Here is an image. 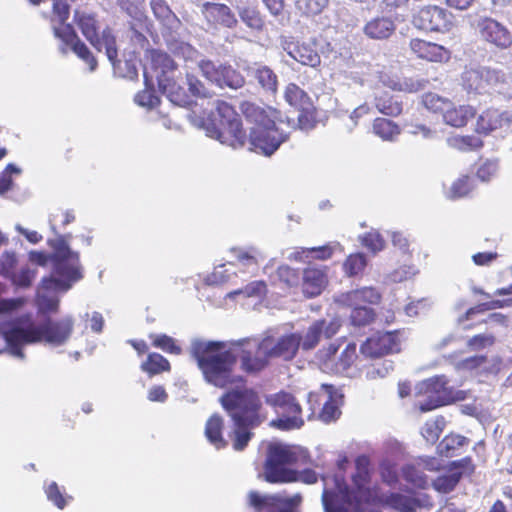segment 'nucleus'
<instances>
[{
	"mask_svg": "<svg viewBox=\"0 0 512 512\" xmlns=\"http://www.w3.org/2000/svg\"><path fill=\"white\" fill-rule=\"evenodd\" d=\"M226 344L218 341L194 340L191 344V355L196 360L205 380L219 388L229 390L247 389L243 378L233 374L236 364V353H239L241 367L248 373L262 370L270 359L267 344L263 339L245 338L234 341L228 350Z\"/></svg>",
	"mask_w": 512,
	"mask_h": 512,
	"instance_id": "1",
	"label": "nucleus"
},
{
	"mask_svg": "<svg viewBox=\"0 0 512 512\" xmlns=\"http://www.w3.org/2000/svg\"><path fill=\"white\" fill-rule=\"evenodd\" d=\"M53 250V272L56 277L42 279L37 289V305L42 313L56 312L59 306L58 293L68 291L74 282L82 279L79 253L73 251L64 239L48 240Z\"/></svg>",
	"mask_w": 512,
	"mask_h": 512,
	"instance_id": "2",
	"label": "nucleus"
},
{
	"mask_svg": "<svg viewBox=\"0 0 512 512\" xmlns=\"http://www.w3.org/2000/svg\"><path fill=\"white\" fill-rule=\"evenodd\" d=\"M74 321L67 316L60 321L47 320L42 325H36L30 319H20L13 322L2 331L7 344V351L15 358L24 359L22 349L29 344L45 341L52 346L64 344L70 337Z\"/></svg>",
	"mask_w": 512,
	"mask_h": 512,
	"instance_id": "3",
	"label": "nucleus"
},
{
	"mask_svg": "<svg viewBox=\"0 0 512 512\" xmlns=\"http://www.w3.org/2000/svg\"><path fill=\"white\" fill-rule=\"evenodd\" d=\"M221 403L234 422L233 448L241 451L252 437L249 429L259 426L267 418L261 400L253 390L237 387L228 390L221 397Z\"/></svg>",
	"mask_w": 512,
	"mask_h": 512,
	"instance_id": "4",
	"label": "nucleus"
},
{
	"mask_svg": "<svg viewBox=\"0 0 512 512\" xmlns=\"http://www.w3.org/2000/svg\"><path fill=\"white\" fill-rule=\"evenodd\" d=\"M370 461L365 455L358 456L355 461L356 473L352 476L357 492L349 490L342 478L336 475L333 478L334 487H328V479L323 478L324 489L322 503L325 512H350L356 510L362 498L363 490L366 488L370 476Z\"/></svg>",
	"mask_w": 512,
	"mask_h": 512,
	"instance_id": "5",
	"label": "nucleus"
},
{
	"mask_svg": "<svg viewBox=\"0 0 512 512\" xmlns=\"http://www.w3.org/2000/svg\"><path fill=\"white\" fill-rule=\"evenodd\" d=\"M306 457V451L297 446L272 444L265 464V479L271 483L300 480L306 484L317 482L315 471L306 469L297 474L290 467Z\"/></svg>",
	"mask_w": 512,
	"mask_h": 512,
	"instance_id": "6",
	"label": "nucleus"
},
{
	"mask_svg": "<svg viewBox=\"0 0 512 512\" xmlns=\"http://www.w3.org/2000/svg\"><path fill=\"white\" fill-rule=\"evenodd\" d=\"M243 113L249 127V149L265 156L272 155L286 141L287 135L280 131L267 112L254 104L243 105Z\"/></svg>",
	"mask_w": 512,
	"mask_h": 512,
	"instance_id": "7",
	"label": "nucleus"
},
{
	"mask_svg": "<svg viewBox=\"0 0 512 512\" xmlns=\"http://www.w3.org/2000/svg\"><path fill=\"white\" fill-rule=\"evenodd\" d=\"M214 105L212 123L206 126L207 136L234 149L244 147L246 135L241 128L239 115L224 101L217 100Z\"/></svg>",
	"mask_w": 512,
	"mask_h": 512,
	"instance_id": "8",
	"label": "nucleus"
},
{
	"mask_svg": "<svg viewBox=\"0 0 512 512\" xmlns=\"http://www.w3.org/2000/svg\"><path fill=\"white\" fill-rule=\"evenodd\" d=\"M355 343H349L342 351H338L335 345L320 349L316 354V360L324 373L342 375L348 378L358 376L359 371L355 362L357 360Z\"/></svg>",
	"mask_w": 512,
	"mask_h": 512,
	"instance_id": "9",
	"label": "nucleus"
},
{
	"mask_svg": "<svg viewBox=\"0 0 512 512\" xmlns=\"http://www.w3.org/2000/svg\"><path fill=\"white\" fill-rule=\"evenodd\" d=\"M507 81L506 73L488 66L465 67L461 74V85L468 94H486L500 89Z\"/></svg>",
	"mask_w": 512,
	"mask_h": 512,
	"instance_id": "10",
	"label": "nucleus"
},
{
	"mask_svg": "<svg viewBox=\"0 0 512 512\" xmlns=\"http://www.w3.org/2000/svg\"><path fill=\"white\" fill-rule=\"evenodd\" d=\"M265 401L274 408L278 418L270 425L281 430L298 429L303 426L301 407L295 397L287 392L266 395Z\"/></svg>",
	"mask_w": 512,
	"mask_h": 512,
	"instance_id": "11",
	"label": "nucleus"
},
{
	"mask_svg": "<svg viewBox=\"0 0 512 512\" xmlns=\"http://www.w3.org/2000/svg\"><path fill=\"white\" fill-rule=\"evenodd\" d=\"M74 19L82 34L91 45L99 52L104 50L105 55L116 71L120 61H117L116 41L115 37L111 35L110 30H104L101 37H99L97 34V22L93 15L76 11Z\"/></svg>",
	"mask_w": 512,
	"mask_h": 512,
	"instance_id": "12",
	"label": "nucleus"
},
{
	"mask_svg": "<svg viewBox=\"0 0 512 512\" xmlns=\"http://www.w3.org/2000/svg\"><path fill=\"white\" fill-rule=\"evenodd\" d=\"M419 393H424L426 398L418 402L422 412H428L445 405L450 399L448 379L444 375L435 376L424 380L417 386Z\"/></svg>",
	"mask_w": 512,
	"mask_h": 512,
	"instance_id": "13",
	"label": "nucleus"
},
{
	"mask_svg": "<svg viewBox=\"0 0 512 512\" xmlns=\"http://www.w3.org/2000/svg\"><path fill=\"white\" fill-rule=\"evenodd\" d=\"M342 325L339 317H331L314 321L302 334L299 333L300 348L310 351L316 348L321 338L336 335Z\"/></svg>",
	"mask_w": 512,
	"mask_h": 512,
	"instance_id": "14",
	"label": "nucleus"
},
{
	"mask_svg": "<svg viewBox=\"0 0 512 512\" xmlns=\"http://www.w3.org/2000/svg\"><path fill=\"white\" fill-rule=\"evenodd\" d=\"M51 22L55 37L63 42L60 50L65 53V46H70L73 52L89 65V70L94 71L97 67V61L91 55L87 46L77 38L73 26L66 22H63V24L58 21L54 22L53 19H51Z\"/></svg>",
	"mask_w": 512,
	"mask_h": 512,
	"instance_id": "15",
	"label": "nucleus"
},
{
	"mask_svg": "<svg viewBox=\"0 0 512 512\" xmlns=\"http://www.w3.org/2000/svg\"><path fill=\"white\" fill-rule=\"evenodd\" d=\"M301 497H287L282 494L260 495L255 491L249 493V502L258 512H296L295 507Z\"/></svg>",
	"mask_w": 512,
	"mask_h": 512,
	"instance_id": "16",
	"label": "nucleus"
},
{
	"mask_svg": "<svg viewBox=\"0 0 512 512\" xmlns=\"http://www.w3.org/2000/svg\"><path fill=\"white\" fill-rule=\"evenodd\" d=\"M476 28L481 39L498 49H507L512 45V34L499 21L490 17H480Z\"/></svg>",
	"mask_w": 512,
	"mask_h": 512,
	"instance_id": "17",
	"label": "nucleus"
},
{
	"mask_svg": "<svg viewBox=\"0 0 512 512\" xmlns=\"http://www.w3.org/2000/svg\"><path fill=\"white\" fill-rule=\"evenodd\" d=\"M280 45L283 51L302 65L317 67L321 63L314 39L309 42H299L293 37H281Z\"/></svg>",
	"mask_w": 512,
	"mask_h": 512,
	"instance_id": "18",
	"label": "nucleus"
},
{
	"mask_svg": "<svg viewBox=\"0 0 512 512\" xmlns=\"http://www.w3.org/2000/svg\"><path fill=\"white\" fill-rule=\"evenodd\" d=\"M415 27L425 31H448L452 22L450 14L438 6H427L414 17Z\"/></svg>",
	"mask_w": 512,
	"mask_h": 512,
	"instance_id": "19",
	"label": "nucleus"
},
{
	"mask_svg": "<svg viewBox=\"0 0 512 512\" xmlns=\"http://www.w3.org/2000/svg\"><path fill=\"white\" fill-rule=\"evenodd\" d=\"M270 358H281L285 361L292 360L300 348L299 333H291L278 338L264 337Z\"/></svg>",
	"mask_w": 512,
	"mask_h": 512,
	"instance_id": "20",
	"label": "nucleus"
},
{
	"mask_svg": "<svg viewBox=\"0 0 512 512\" xmlns=\"http://www.w3.org/2000/svg\"><path fill=\"white\" fill-rule=\"evenodd\" d=\"M365 357L378 358L385 354L399 351L396 336L392 333H382L368 338L360 347Z\"/></svg>",
	"mask_w": 512,
	"mask_h": 512,
	"instance_id": "21",
	"label": "nucleus"
},
{
	"mask_svg": "<svg viewBox=\"0 0 512 512\" xmlns=\"http://www.w3.org/2000/svg\"><path fill=\"white\" fill-rule=\"evenodd\" d=\"M174 61L171 57L159 50H152L148 54V63L144 65V77L148 82L150 71L153 73L150 77H155L159 83L160 78H173Z\"/></svg>",
	"mask_w": 512,
	"mask_h": 512,
	"instance_id": "22",
	"label": "nucleus"
},
{
	"mask_svg": "<svg viewBox=\"0 0 512 512\" xmlns=\"http://www.w3.org/2000/svg\"><path fill=\"white\" fill-rule=\"evenodd\" d=\"M410 49L418 58L429 62L446 63L451 58V52L444 46L418 38L410 41Z\"/></svg>",
	"mask_w": 512,
	"mask_h": 512,
	"instance_id": "23",
	"label": "nucleus"
},
{
	"mask_svg": "<svg viewBox=\"0 0 512 512\" xmlns=\"http://www.w3.org/2000/svg\"><path fill=\"white\" fill-rule=\"evenodd\" d=\"M328 283L326 268L324 267H307L302 272V292L307 298L319 296Z\"/></svg>",
	"mask_w": 512,
	"mask_h": 512,
	"instance_id": "24",
	"label": "nucleus"
},
{
	"mask_svg": "<svg viewBox=\"0 0 512 512\" xmlns=\"http://www.w3.org/2000/svg\"><path fill=\"white\" fill-rule=\"evenodd\" d=\"M512 127V112L489 109L483 112L477 121V130L490 132L495 130L506 131Z\"/></svg>",
	"mask_w": 512,
	"mask_h": 512,
	"instance_id": "25",
	"label": "nucleus"
},
{
	"mask_svg": "<svg viewBox=\"0 0 512 512\" xmlns=\"http://www.w3.org/2000/svg\"><path fill=\"white\" fill-rule=\"evenodd\" d=\"M230 254L234 258L235 271L254 274L259 267V261L264 259L262 253L256 247L231 248Z\"/></svg>",
	"mask_w": 512,
	"mask_h": 512,
	"instance_id": "26",
	"label": "nucleus"
},
{
	"mask_svg": "<svg viewBox=\"0 0 512 512\" xmlns=\"http://www.w3.org/2000/svg\"><path fill=\"white\" fill-rule=\"evenodd\" d=\"M151 11L163 31L172 35L181 27V21L165 0H150Z\"/></svg>",
	"mask_w": 512,
	"mask_h": 512,
	"instance_id": "27",
	"label": "nucleus"
},
{
	"mask_svg": "<svg viewBox=\"0 0 512 512\" xmlns=\"http://www.w3.org/2000/svg\"><path fill=\"white\" fill-rule=\"evenodd\" d=\"M380 299L381 295L375 288L364 287L338 295L335 297V302L342 306H353L365 303L377 304Z\"/></svg>",
	"mask_w": 512,
	"mask_h": 512,
	"instance_id": "28",
	"label": "nucleus"
},
{
	"mask_svg": "<svg viewBox=\"0 0 512 512\" xmlns=\"http://www.w3.org/2000/svg\"><path fill=\"white\" fill-rule=\"evenodd\" d=\"M202 13L207 21L213 24L231 28L237 23L231 9L225 4L206 2L202 6Z\"/></svg>",
	"mask_w": 512,
	"mask_h": 512,
	"instance_id": "29",
	"label": "nucleus"
},
{
	"mask_svg": "<svg viewBox=\"0 0 512 512\" xmlns=\"http://www.w3.org/2000/svg\"><path fill=\"white\" fill-rule=\"evenodd\" d=\"M394 21L389 17H375L368 21L364 26V34L376 40L389 38L395 31Z\"/></svg>",
	"mask_w": 512,
	"mask_h": 512,
	"instance_id": "30",
	"label": "nucleus"
},
{
	"mask_svg": "<svg viewBox=\"0 0 512 512\" xmlns=\"http://www.w3.org/2000/svg\"><path fill=\"white\" fill-rule=\"evenodd\" d=\"M322 388L326 391L328 399L325 401L319 417L323 422L329 423L340 416V404L343 395L338 393L332 385L323 384Z\"/></svg>",
	"mask_w": 512,
	"mask_h": 512,
	"instance_id": "31",
	"label": "nucleus"
},
{
	"mask_svg": "<svg viewBox=\"0 0 512 512\" xmlns=\"http://www.w3.org/2000/svg\"><path fill=\"white\" fill-rule=\"evenodd\" d=\"M159 89L167 99L178 106H188L191 104L190 96L186 93L184 88L179 86L174 78H160L159 77Z\"/></svg>",
	"mask_w": 512,
	"mask_h": 512,
	"instance_id": "32",
	"label": "nucleus"
},
{
	"mask_svg": "<svg viewBox=\"0 0 512 512\" xmlns=\"http://www.w3.org/2000/svg\"><path fill=\"white\" fill-rule=\"evenodd\" d=\"M336 249L341 250V245L337 242L321 247L295 248L287 254L286 258L290 261L303 262L305 258H308L309 254L316 253L315 258L326 260L332 256Z\"/></svg>",
	"mask_w": 512,
	"mask_h": 512,
	"instance_id": "33",
	"label": "nucleus"
},
{
	"mask_svg": "<svg viewBox=\"0 0 512 512\" xmlns=\"http://www.w3.org/2000/svg\"><path fill=\"white\" fill-rule=\"evenodd\" d=\"M475 109L470 105L455 106L450 101V107H447L443 119L446 124L453 127H463L475 116Z\"/></svg>",
	"mask_w": 512,
	"mask_h": 512,
	"instance_id": "34",
	"label": "nucleus"
},
{
	"mask_svg": "<svg viewBox=\"0 0 512 512\" xmlns=\"http://www.w3.org/2000/svg\"><path fill=\"white\" fill-rule=\"evenodd\" d=\"M385 86L395 91H402L408 93L418 92L423 90L428 81L425 79L419 78H404V79H394V78H383L381 80Z\"/></svg>",
	"mask_w": 512,
	"mask_h": 512,
	"instance_id": "35",
	"label": "nucleus"
},
{
	"mask_svg": "<svg viewBox=\"0 0 512 512\" xmlns=\"http://www.w3.org/2000/svg\"><path fill=\"white\" fill-rule=\"evenodd\" d=\"M223 420L218 415H212L205 427V435L208 441L216 448L220 449L227 445V442L222 437Z\"/></svg>",
	"mask_w": 512,
	"mask_h": 512,
	"instance_id": "36",
	"label": "nucleus"
},
{
	"mask_svg": "<svg viewBox=\"0 0 512 512\" xmlns=\"http://www.w3.org/2000/svg\"><path fill=\"white\" fill-rule=\"evenodd\" d=\"M284 97L289 105L295 107L297 110L307 109L310 107V104H313L308 94L294 83H290L286 86Z\"/></svg>",
	"mask_w": 512,
	"mask_h": 512,
	"instance_id": "37",
	"label": "nucleus"
},
{
	"mask_svg": "<svg viewBox=\"0 0 512 512\" xmlns=\"http://www.w3.org/2000/svg\"><path fill=\"white\" fill-rule=\"evenodd\" d=\"M374 103L380 113L388 116H398L402 112L401 102L395 100L388 92L376 94Z\"/></svg>",
	"mask_w": 512,
	"mask_h": 512,
	"instance_id": "38",
	"label": "nucleus"
},
{
	"mask_svg": "<svg viewBox=\"0 0 512 512\" xmlns=\"http://www.w3.org/2000/svg\"><path fill=\"white\" fill-rule=\"evenodd\" d=\"M469 440L458 434H451L446 436L438 445V452L442 456L453 457L458 454V450L466 445Z\"/></svg>",
	"mask_w": 512,
	"mask_h": 512,
	"instance_id": "39",
	"label": "nucleus"
},
{
	"mask_svg": "<svg viewBox=\"0 0 512 512\" xmlns=\"http://www.w3.org/2000/svg\"><path fill=\"white\" fill-rule=\"evenodd\" d=\"M373 131L384 141H393L400 134V129L391 120L377 118L373 123Z\"/></svg>",
	"mask_w": 512,
	"mask_h": 512,
	"instance_id": "40",
	"label": "nucleus"
},
{
	"mask_svg": "<svg viewBox=\"0 0 512 512\" xmlns=\"http://www.w3.org/2000/svg\"><path fill=\"white\" fill-rule=\"evenodd\" d=\"M252 75L257 79L261 87L267 91L275 92L277 89V76L267 66H258L252 69Z\"/></svg>",
	"mask_w": 512,
	"mask_h": 512,
	"instance_id": "41",
	"label": "nucleus"
},
{
	"mask_svg": "<svg viewBox=\"0 0 512 512\" xmlns=\"http://www.w3.org/2000/svg\"><path fill=\"white\" fill-rule=\"evenodd\" d=\"M141 369L150 376L170 370V364L166 358L158 353L149 354L147 360L142 363Z\"/></svg>",
	"mask_w": 512,
	"mask_h": 512,
	"instance_id": "42",
	"label": "nucleus"
},
{
	"mask_svg": "<svg viewBox=\"0 0 512 512\" xmlns=\"http://www.w3.org/2000/svg\"><path fill=\"white\" fill-rule=\"evenodd\" d=\"M393 368L391 360H377L366 368L365 378L370 381L383 379L393 371Z\"/></svg>",
	"mask_w": 512,
	"mask_h": 512,
	"instance_id": "43",
	"label": "nucleus"
},
{
	"mask_svg": "<svg viewBox=\"0 0 512 512\" xmlns=\"http://www.w3.org/2000/svg\"><path fill=\"white\" fill-rule=\"evenodd\" d=\"M367 266V258L363 253L349 255L343 263V271L348 277L357 276Z\"/></svg>",
	"mask_w": 512,
	"mask_h": 512,
	"instance_id": "44",
	"label": "nucleus"
},
{
	"mask_svg": "<svg viewBox=\"0 0 512 512\" xmlns=\"http://www.w3.org/2000/svg\"><path fill=\"white\" fill-rule=\"evenodd\" d=\"M447 143L450 147L461 151L477 149L483 144L481 138L477 135L452 136L447 139Z\"/></svg>",
	"mask_w": 512,
	"mask_h": 512,
	"instance_id": "45",
	"label": "nucleus"
},
{
	"mask_svg": "<svg viewBox=\"0 0 512 512\" xmlns=\"http://www.w3.org/2000/svg\"><path fill=\"white\" fill-rule=\"evenodd\" d=\"M462 473L459 469H453L447 474L440 475L433 481V487L442 493H448L452 491L458 484Z\"/></svg>",
	"mask_w": 512,
	"mask_h": 512,
	"instance_id": "46",
	"label": "nucleus"
},
{
	"mask_svg": "<svg viewBox=\"0 0 512 512\" xmlns=\"http://www.w3.org/2000/svg\"><path fill=\"white\" fill-rule=\"evenodd\" d=\"M473 189V181L469 176H462L455 180L445 192L447 198L458 199L467 196Z\"/></svg>",
	"mask_w": 512,
	"mask_h": 512,
	"instance_id": "47",
	"label": "nucleus"
},
{
	"mask_svg": "<svg viewBox=\"0 0 512 512\" xmlns=\"http://www.w3.org/2000/svg\"><path fill=\"white\" fill-rule=\"evenodd\" d=\"M117 4L130 18L139 22L145 18V0H117Z\"/></svg>",
	"mask_w": 512,
	"mask_h": 512,
	"instance_id": "48",
	"label": "nucleus"
},
{
	"mask_svg": "<svg viewBox=\"0 0 512 512\" xmlns=\"http://www.w3.org/2000/svg\"><path fill=\"white\" fill-rule=\"evenodd\" d=\"M232 275H237L234 262L228 261L226 264H220L214 268L213 273L207 278L209 284H221L231 279Z\"/></svg>",
	"mask_w": 512,
	"mask_h": 512,
	"instance_id": "49",
	"label": "nucleus"
},
{
	"mask_svg": "<svg viewBox=\"0 0 512 512\" xmlns=\"http://www.w3.org/2000/svg\"><path fill=\"white\" fill-rule=\"evenodd\" d=\"M352 309L350 319L354 326H365L370 324L374 317L375 312L372 308L365 305H353L350 306Z\"/></svg>",
	"mask_w": 512,
	"mask_h": 512,
	"instance_id": "50",
	"label": "nucleus"
},
{
	"mask_svg": "<svg viewBox=\"0 0 512 512\" xmlns=\"http://www.w3.org/2000/svg\"><path fill=\"white\" fill-rule=\"evenodd\" d=\"M221 71L222 75L218 84L219 87L227 86L232 89H238L244 85V77L231 66L224 65Z\"/></svg>",
	"mask_w": 512,
	"mask_h": 512,
	"instance_id": "51",
	"label": "nucleus"
},
{
	"mask_svg": "<svg viewBox=\"0 0 512 512\" xmlns=\"http://www.w3.org/2000/svg\"><path fill=\"white\" fill-rule=\"evenodd\" d=\"M198 67L202 73V75L210 82L216 84L218 86L221 75H222V68H224V65L222 64H216L212 62L211 60L206 59H200L198 61Z\"/></svg>",
	"mask_w": 512,
	"mask_h": 512,
	"instance_id": "52",
	"label": "nucleus"
},
{
	"mask_svg": "<svg viewBox=\"0 0 512 512\" xmlns=\"http://www.w3.org/2000/svg\"><path fill=\"white\" fill-rule=\"evenodd\" d=\"M359 241L364 247H366L373 253H378L382 251L385 247L384 238L375 229H371L370 231L359 236Z\"/></svg>",
	"mask_w": 512,
	"mask_h": 512,
	"instance_id": "53",
	"label": "nucleus"
},
{
	"mask_svg": "<svg viewBox=\"0 0 512 512\" xmlns=\"http://www.w3.org/2000/svg\"><path fill=\"white\" fill-rule=\"evenodd\" d=\"M75 220V215L72 210H58L55 213H52L49 217V224L51 227V230L56 234V239L61 237L68 243V240L61 235H58L57 233V223L61 222L62 227L67 226L68 224L72 223ZM69 246V244H67Z\"/></svg>",
	"mask_w": 512,
	"mask_h": 512,
	"instance_id": "54",
	"label": "nucleus"
},
{
	"mask_svg": "<svg viewBox=\"0 0 512 512\" xmlns=\"http://www.w3.org/2000/svg\"><path fill=\"white\" fill-rule=\"evenodd\" d=\"M387 503L400 512H416V502L408 496L393 493L387 497Z\"/></svg>",
	"mask_w": 512,
	"mask_h": 512,
	"instance_id": "55",
	"label": "nucleus"
},
{
	"mask_svg": "<svg viewBox=\"0 0 512 512\" xmlns=\"http://www.w3.org/2000/svg\"><path fill=\"white\" fill-rule=\"evenodd\" d=\"M240 19L251 29L261 30L263 27V20L260 13L251 7H238Z\"/></svg>",
	"mask_w": 512,
	"mask_h": 512,
	"instance_id": "56",
	"label": "nucleus"
},
{
	"mask_svg": "<svg viewBox=\"0 0 512 512\" xmlns=\"http://www.w3.org/2000/svg\"><path fill=\"white\" fill-rule=\"evenodd\" d=\"M47 499L52 502L57 508L64 509L71 497L64 495L56 482H51L44 487Z\"/></svg>",
	"mask_w": 512,
	"mask_h": 512,
	"instance_id": "57",
	"label": "nucleus"
},
{
	"mask_svg": "<svg viewBox=\"0 0 512 512\" xmlns=\"http://www.w3.org/2000/svg\"><path fill=\"white\" fill-rule=\"evenodd\" d=\"M424 106L434 112L444 114L447 107H450V100L443 98L435 93H427L423 96Z\"/></svg>",
	"mask_w": 512,
	"mask_h": 512,
	"instance_id": "58",
	"label": "nucleus"
},
{
	"mask_svg": "<svg viewBox=\"0 0 512 512\" xmlns=\"http://www.w3.org/2000/svg\"><path fill=\"white\" fill-rule=\"evenodd\" d=\"M444 425V418L438 417L434 420L427 421L423 426L421 433L428 442H435L439 438Z\"/></svg>",
	"mask_w": 512,
	"mask_h": 512,
	"instance_id": "59",
	"label": "nucleus"
},
{
	"mask_svg": "<svg viewBox=\"0 0 512 512\" xmlns=\"http://www.w3.org/2000/svg\"><path fill=\"white\" fill-rule=\"evenodd\" d=\"M276 277L287 287H296L300 283V274L298 270L288 265L279 266L276 271Z\"/></svg>",
	"mask_w": 512,
	"mask_h": 512,
	"instance_id": "60",
	"label": "nucleus"
},
{
	"mask_svg": "<svg viewBox=\"0 0 512 512\" xmlns=\"http://www.w3.org/2000/svg\"><path fill=\"white\" fill-rule=\"evenodd\" d=\"M329 0H294L296 8L305 15H317L327 6Z\"/></svg>",
	"mask_w": 512,
	"mask_h": 512,
	"instance_id": "61",
	"label": "nucleus"
},
{
	"mask_svg": "<svg viewBox=\"0 0 512 512\" xmlns=\"http://www.w3.org/2000/svg\"><path fill=\"white\" fill-rule=\"evenodd\" d=\"M499 163L496 159H486L480 162L477 168V177L481 181H489L498 173Z\"/></svg>",
	"mask_w": 512,
	"mask_h": 512,
	"instance_id": "62",
	"label": "nucleus"
},
{
	"mask_svg": "<svg viewBox=\"0 0 512 512\" xmlns=\"http://www.w3.org/2000/svg\"><path fill=\"white\" fill-rule=\"evenodd\" d=\"M266 291V284L263 281H254L249 283L245 288L237 289L227 294V297L233 298L236 295L245 297H260Z\"/></svg>",
	"mask_w": 512,
	"mask_h": 512,
	"instance_id": "63",
	"label": "nucleus"
},
{
	"mask_svg": "<svg viewBox=\"0 0 512 512\" xmlns=\"http://www.w3.org/2000/svg\"><path fill=\"white\" fill-rule=\"evenodd\" d=\"M151 337L153 338V345L155 347L160 348L165 352L176 355L181 353V348L176 344L175 340L172 337L167 336L165 334L153 335Z\"/></svg>",
	"mask_w": 512,
	"mask_h": 512,
	"instance_id": "64",
	"label": "nucleus"
}]
</instances>
